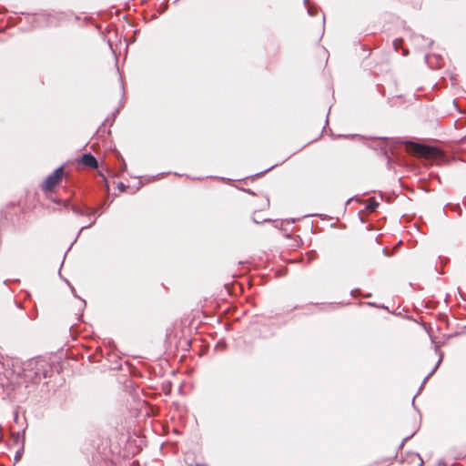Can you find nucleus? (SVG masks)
Listing matches in <instances>:
<instances>
[{"label": "nucleus", "mask_w": 466, "mask_h": 466, "mask_svg": "<svg viewBox=\"0 0 466 466\" xmlns=\"http://www.w3.org/2000/svg\"><path fill=\"white\" fill-rule=\"evenodd\" d=\"M404 145L406 152L417 157L431 159L438 158L441 155V151L435 147L419 144L412 141H406Z\"/></svg>", "instance_id": "f257e3e1"}, {"label": "nucleus", "mask_w": 466, "mask_h": 466, "mask_svg": "<svg viewBox=\"0 0 466 466\" xmlns=\"http://www.w3.org/2000/svg\"><path fill=\"white\" fill-rule=\"evenodd\" d=\"M79 163H81L85 167H91V168L97 167V161H96V157L93 155H91L90 153L84 154L81 157Z\"/></svg>", "instance_id": "20e7f679"}, {"label": "nucleus", "mask_w": 466, "mask_h": 466, "mask_svg": "<svg viewBox=\"0 0 466 466\" xmlns=\"http://www.w3.org/2000/svg\"><path fill=\"white\" fill-rule=\"evenodd\" d=\"M378 203L376 201H371L369 206H368V208L370 210V211H374L376 209V208L378 207Z\"/></svg>", "instance_id": "0eeeda50"}, {"label": "nucleus", "mask_w": 466, "mask_h": 466, "mask_svg": "<svg viewBox=\"0 0 466 466\" xmlns=\"http://www.w3.org/2000/svg\"><path fill=\"white\" fill-rule=\"evenodd\" d=\"M253 220H254V222H256V223H259L260 221H262V222H265V221H270V218H265V217H261V216H258V217L257 218V214H256V213H254Z\"/></svg>", "instance_id": "423d86ee"}, {"label": "nucleus", "mask_w": 466, "mask_h": 466, "mask_svg": "<svg viewBox=\"0 0 466 466\" xmlns=\"http://www.w3.org/2000/svg\"><path fill=\"white\" fill-rule=\"evenodd\" d=\"M65 175L63 167H57L52 174L47 176L41 184V189L45 193L54 191V189L61 183Z\"/></svg>", "instance_id": "7ed1b4c3"}, {"label": "nucleus", "mask_w": 466, "mask_h": 466, "mask_svg": "<svg viewBox=\"0 0 466 466\" xmlns=\"http://www.w3.org/2000/svg\"><path fill=\"white\" fill-rule=\"evenodd\" d=\"M405 460L408 463L414 464L415 466H422L423 465V460L418 453H415V452L409 453Z\"/></svg>", "instance_id": "39448f33"}, {"label": "nucleus", "mask_w": 466, "mask_h": 466, "mask_svg": "<svg viewBox=\"0 0 466 466\" xmlns=\"http://www.w3.org/2000/svg\"><path fill=\"white\" fill-rule=\"evenodd\" d=\"M453 109L454 111L450 112L451 114L461 115L464 113L456 105H453Z\"/></svg>", "instance_id": "6e6552de"}, {"label": "nucleus", "mask_w": 466, "mask_h": 466, "mask_svg": "<svg viewBox=\"0 0 466 466\" xmlns=\"http://www.w3.org/2000/svg\"><path fill=\"white\" fill-rule=\"evenodd\" d=\"M125 187H125V185H124L123 183H120V184L118 185V188H119L121 191H124V190H125Z\"/></svg>", "instance_id": "1a4fd4ad"}, {"label": "nucleus", "mask_w": 466, "mask_h": 466, "mask_svg": "<svg viewBox=\"0 0 466 466\" xmlns=\"http://www.w3.org/2000/svg\"><path fill=\"white\" fill-rule=\"evenodd\" d=\"M46 362L42 360L33 359L25 363L24 375L34 382H39L46 377Z\"/></svg>", "instance_id": "f03ea898"}]
</instances>
